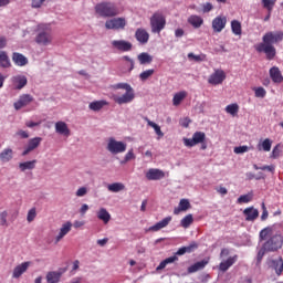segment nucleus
<instances>
[{
  "label": "nucleus",
  "instance_id": "nucleus-23",
  "mask_svg": "<svg viewBox=\"0 0 283 283\" xmlns=\"http://www.w3.org/2000/svg\"><path fill=\"white\" fill-rule=\"evenodd\" d=\"M270 77L273 81V83H283L282 72L277 66H273L270 69Z\"/></svg>",
  "mask_w": 283,
  "mask_h": 283
},
{
  "label": "nucleus",
  "instance_id": "nucleus-61",
  "mask_svg": "<svg viewBox=\"0 0 283 283\" xmlns=\"http://www.w3.org/2000/svg\"><path fill=\"white\" fill-rule=\"evenodd\" d=\"M216 191L218 193H220L221 196H227L229 193V190H227V188L219 186L218 188H216Z\"/></svg>",
  "mask_w": 283,
  "mask_h": 283
},
{
  "label": "nucleus",
  "instance_id": "nucleus-37",
  "mask_svg": "<svg viewBox=\"0 0 283 283\" xmlns=\"http://www.w3.org/2000/svg\"><path fill=\"white\" fill-rule=\"evenodd\" d=\"M185 98H187V92L182 91V92L176 93L172 98V105H175V107H178V105H180L182 101H185Z\"/></svg>",
  "mask_w": 283,
  "mask_h": 283
},
{
  "label": "nucleus",
  "instance_id": "nucleus-5",
  "mask_svg": "<svg viewBox=\"0 0 283 283\" xmlns=\"http://www.w3.org/2000/svg\"><path fill=\"white\" fill-rule=\"evenodd\" d=\"M167 25V19L160 12H155L150 18V28L153 34H160Z\"/></svg>",
  "mask_w": 283,
  "mask_h": 283
},
{
  "label": "nucleus",
  "instance_id": "nucleus-42",
  "mask_svg": "<svg viewBox=\"0 0 283 283\" xmlns=\"http://www.w3.org/2000/svg\"><path fill=\"white\" fill-rule=\"evenodd\" d=\"M261 3L263 8L271 14L273 12V8H275V3H277V0H261Z\"/></svg>",
  "mask_w": 283,
  "mask_h": 283
},
{
  "label": "nucleus",
  "instance_id": "nucleus-3",
  "mask_svg": "<svg viewBox=\"0 0 283 283\" xmlns=\"http://www.w3.org/2000/svg\"><path fill=\"white\" fill-rule=\"evenodd\" d=\"M95 13L103 19H112L120 14V10L114 2L103 1L95 6Z\"/></svg>",
  "mask_w": 283,
  "mask_h": 283
},
{
  "label": "nucleus",
  "instance_id": "nucleus-24",
  "mask_svg": "<svg viewBox=\"0 0 283 283\" xmlns=\"http://www.w3.org/2000/svg\"><path fill=\"white\" fill-rule=\"evenodd\" d=\"M12 61L13 63H15L19 67H23L25 65H28V57H25V55L21 54V53H17L14 52L12 54Z\"/></svg>",
  "mask_w": 283,
  "mask_h": 283
},
{
  "label": "nucleus",
  "instance_id": "nucleus-22",
  "mask_svg": "<svg viewBox=\"0 0 283 283\" xmlns=\"http://www.w3.org/2000/svg\"><path fill=\"white\" fill-rule=\"evenodd\" d=\"M146 178L147 180H163V178H165V172L160 169L150 168L146 172Z\"/></svg>",
  "mask_w": 283,
  "mask_h": 283
},
{
  "label": "nucleus",
  "instance_id": "nucleus-52",
  "mask_svg": "<svg viewBox=\"0 0 283 283\" xmlns=\"http://www.w3.org/2000/svg\"><path fill=\"white\" fill-rule=\"evenodd\" d=\"M136 159V155H134V149L128 150V153L125 155L124 160L122 161V165H125V163H129V160Z\"/></svg>",
  "mask_w": 283,
  "mask_h": 283
},
{
  "label": "nucleus",
  "instance_id": "nucleus-34",
  "mask_svg": "<svg viewBox=\"0 0 283 283\" xmlns=\"http://www.w3.org/2000/svg\"><path fill=\"white\" fill-rule=\"evenodd\" d=\"M12 64L10 63V57L6 51H0V67H10Z\"/></svg>",
  "mask_w": 283,
  "mask_h": 283
},
{
  "label": "nucleus",
  "instance_id": "nucleus-46",
  "mask_svg": "<svg viewBox=\"0 0 283 283\" xmlns=\"http://www.w3.org/2000/svg\"><path fill=\"white\" fill-rule=\"evenodd\" d=\"M148 126L153 127V129L155 130V134H157L158 138H163V136H165V133H163V130L160 129V126H158V124L148 120Z\"/></svg>",
  "mask_w": 283,
  "mask_h": 283
},
{
  "label": "nucleus",
  "instance_id": "nucleus-62",
  "mask_svg": "<svg viewBox=\"0 0 283 283\" xmlns=\"http://www.w3.org/2000/svg\"><path fill=\"white\" fill-rule=\"evenodd\" d=\"M39 125H41V122H31V120L25 122V127H29V128L39 127Z\"/></svg>",
  "mask_w": 283,
  "mask_h": 283
},
{
  "label": "nucleus",
  "instance_id": "nucleus-35",
  "mask_svg": "<svg viewBox=\"0 0 283 283\" xmlns=\"http://www.w3.org/2000/svg\"><path fill=\"white\" fill-rule=\"evenodd\" d=\"M36 167V159H33L31 161H24V163H20L19 164V169L21 171H28L29 170H32Z\"/></svg>",
  "mask_w": 283,
  "mask_h": 283
},
{
  "label": "nucleus",
  "instance_id": "nucleus-16",
  "mask_svg": "<svg viewBox=\"0 0 283 283\" xmlns=\"http://www.w3.org/2000/svg\"><path fill=\"white\" fill-rule=\"evenodd\" d=\"M135 39L142 45H145L146 43H149V32H147V30L144 28H139L135 32Z\"/></svg>",
  "mask_w": 283,
  "mask_h": 283
},
{
  "label": "nucleus",
  "instance_id": "nucleus-10",
  "mask_svg": "<svg viewBox=\"0 0 283 283\" xmlns=\"http://www.w3.org/2000/svg\"><path fill=\"white\" fill-rule=\"evenodd\" d=\"M127 22L124 18H115L105 22L106 30H125Z\"/></svg>",
  "mask_w": 283,
  "mask_h": 283
},
{
  "label": "nucleus",
  "instance_id": "nucleus-54",
  "mask_svg": "<svg viewBox=\"0 0 283 283\" xmlns=\"http://www.w3.org/2000/svg\"><path fill=\"white\" fill-rule=\"evenodd\" d=\"M75 196L77 198H83V196H87V188L86 187L78 188L77 191L75 192Z\"/></svg>",
  "mask_w": 283,
  "mask_h": 283
},
{
  "label": "nucleus",
  "instance_id": "nucleus-55",
  "mask_svg": "<svg viewBox=\"0 0 283 283\" xmlns=\"http://www.w3.org/2000/svg\"><path fill=\"white\" fill-rule=\"evenodd\" d=\"M247 151H249V146L234 147V154H247Z\"/></svg>",
  "mask_w": 283,
  "mask_h": 283
},
{
  "label": "nucleus",
  "instance_id": "nucleus-26",
  "mask_svg": "<svg viewBox=\"0 0 283 283\" xmlns=\"http://www.w3.org/2000/svg\"><path fill=\"white\" fill-rule=\"evenodd\" d=\"M171 222V217H166L161 221L157 222L155 226L149 228V231H160V229H165V227L169 226Z\"/></svg>",
  "mask_w": 283,
  "mask_h": 283
},
{
  "label": "nucleus",
  "instance_id": "nucleus-17",
  "mask_svg": "<svg viewBox=\"0 0 283 283\" xmlns=\"http://www.w3.org/2000/svg\"><path fill=\"white\" fill-rule=\"evenodd\" d=\"M237 262H238V254L230 256L226 261H222L219 264V271H221L222 273H227V271H229V269H231V266H233Z\"/></svg>",
  "mask_w": 283,
  "mask_h": 283
},
{
  "label": "nucleus",
  "instance_id": "nucleus-33",
  "mask_svg": "<svg viewBox=\"0 0 283 283\" xmlns=\"http://www.w3.org/2000/svg\"><path fill=\"white\" fill-rule=\"evenodd\" d=\"M107 190L111 191V193H118L125 191V186L123 182H114L107 186Z\"/></svg>",
  "mask_w": 283,
  "mask_h": 283
},
{
  "label": "nucleus",
  "instance_id": "nucleus-49",
  "mask_svg": "<svg viewBox=\"0 0 283 283\" xmlns=\"http://www.w3.org/2000/svg\"><path fill=\"white\" fill-rule=\"evenodd\" d=\"M251 200H253V196L251 195H243V196H240L237 200V202L239 205H247L249 202H251Z\"/></svg>",
  "mask_w": 283,
  "mask_h": 283
},
{
  "label": "nucleus",
  "instance_id": "nucleus-48",
  "mask_svg": "<svg viewBox=\"0 0 283 283\" xmlns=\"http://www.w3.org/2000/svg\"><path fill=\"white\" fill-rule=\"evenodd\" d=\"M188 59L190 61H196V63H201V61H205L207 59V55L205 54L196 55L193 53H188Z\"/></svg>",
  "mask_w": 283,
  "mask_h": 283
},
{
  "label": "nucleus",
  "instance_id": "nucleus-11",
  "mask_svg": "<svg viewBox=\"0 0 283 283\" xmlns=\"http://www.w3.org/2000/svg\"><path fill=\"white\" fill-rule=\"evenodd\" d=\"M34 101V97L30 94L20 95L19 99L13 104L14 109H23V107H28L30 103Z\"/></svg>",
  "mask_w": 283,
  "mask_h": 283
},
{
  "label": "nucleus",
  "instance_id": "nucleus-39",
  "mask_svg": "<svg viewBox=\"0 0 283 283\" xmlns=\"http://www.w3.org/2000/svg\"><path fill=\"white\" fill-rule=\"evenodd\" d=\"M140 65H147L149 63H151V61H154V57L151 55H149V53H140L138 56H137Z\"/></svg>",
  "mask_w": 283,
  "mask_h": 283
},
{
  "label": "nucleus",
  "instance_id": "nucleus-9",
  "mask_svg": "<svg viewBox=\"0 0 283 283\" xmlns=\"http://www.w3.org/2000/svg\"><path fill=\"white\" fill-rule=\"evenodd\" d=\"M226 78H227V73L218 69V70H214V72L209 76L208 83L210 85H222Z\"/></svg>",
  "mask_w": 283,
  "mask_h": 283
},
{
  "label": "nucleus",
  "instance_id": "nucleus-2",
  "mask_svg": "<svg viewBox=\"0 0 283 283\" xmlns=\"http://www.w3.org/2000/svg\"><path fill=\"white\" fill-rule=\"evenodd\" d=\"M260 242L263 243V249L265 251H277V249H282L283 238L282 234H273V228L266 227L260 231L259 234Z\"/></svg>",
  "mask_w": 283,
  "mask_h": 283
},
{
  "label": "nucleus",
  "instance_id": "nucleus-7",
  "mask_svg": "<svg viewBox=\"0 0 283 283\" xmlns=\"http://www.w3.org/2000/svg\"><path fill=\"white\" fill-rule=\"evenodd\" d=\"M106 149L107 151H109V154L113 155L125 154V151H127V144H125V142H118L114 139V137H111L108 139Z\"/></svg>",
  "mask_w": 283,
  "mask_h": 283
},
{
  "label": "nucleus",
  "instance_id": "nucleus-58",
  "mask_svg": "<svg viewBox=\"0 0 283 283\" xmlns=\"http://www.w3.org/2000/svg\"><path fill=\"white\" fill-rule=\"evenodd\" d=\"M43 3H45V0H32L31 1L32 8H41V6H43Z\"/></svg>",
  "mask_w": 283,
  "mask_h": 283
},
{
  "label": "nucleus",
  "instance_id": "nucleus-60",
  "mask_svg": "<svg viewBox=\"0 0 283 283\" xmlns=\"http://www.w3.org/2000/svg\"><path fill=\"white\" fill-rule=\"evenodd\" d=\"M262 210L261 220L264 221L269 218V210H266V206L264 203H262Z\"/></svg>",
  "mask_w": 283,
  "mask_h": 283
},
{
  "label": "nucleus",
  "instance_id": "nucleus-53",
  "mask_svg": "<svg viewBox=\"0 0 283 283\" xmlns=\"http://www.w3.org/2000/svg\"><path fill=\"white\" fill-rule=\"evenodd\" d=\"M35 218H36V208H32L28 212L27 220L28 222H34Z\"/></svg>",
  "mask_w": 283,
  "mask_h": 283
},
{
  "label": "nucleus",
  "instance_id": "nucleus-18",
  "mask_svg": "<svg viewBox=\"0 0 283 283\" xmlns=\"http://www.w3.org/2000/svg\"><path fill=\"white\" fill-rule=\"evenodd\" d=\"M72 231V222L67 221L64 224H62L59 234L55 237V244H59V242L64 239L67 233Z\"/></svg>",
  "mask_w": 283,
  "mask_h": 283
},
{
  "label": "nucleus",
  "instance_id": "nucleus-25",
  "mask_svg": "<svg viewBox=\"0 0 283 283\" xmlns=\"http://www.w3.org/2000/svg\"><path fill=\"white\" fill-rule=\"evenodd\" d=\"M207 264H209V260L198 261L188 268V273H198V271H202Z\"/></svg>",
  "mask_w": 283,
  "mask_h": 283
},
{
  "label": "nucleus",
  "instance_id": "nucleus-38",
  "mask_svg": "<svg viewBox=\"0 0 283 283\" xmlns=\"http://www.w3.org/2000/svg\"><path fill=\"white\" fill-rule=\"evenodd\" d=\"M231 30L235 34V36H241L242 35V23L238 20H232L231 21Z\"/></svg>",
  "mask_w": 283,
  "mask_h": 283
},
{
  "label": "nucleus",
  "instance_id": "nucleus-51",
  "mask_svg": "<svg viewBox=\"0 0 283 283\" xmlns=\"http://www.w3.org/2000/svg\"><path fill=\"white\" fill-rule=\"evenodd\" d=\"M0 224L1 227H8V211L0 212Z\"/></svg>",
  "mask_w": 283,
  "mask_h": 283
},
{
  "label": "nucleus",
  "instance_id": "nucleus-27",
  "mask_svg": "<svg viewBox=\"0 0 283 283\" xmlns=\"http://www.w3.org/2000/svg\"><path fill=\"white\" fill-rule=\"evenodd\" d=\"M97 218H98V220H102V222H104V224H108L109 220H112V214H109L107 209L101 208L97 211Z\"/></svg>",
  "mask_w": 283,
  "mask_h": 283
},
{
  "label": "nucleus",
  "instance_id": "nucleus-29",
  "mask_svg": "<svg viewBox=\"0 0 283 283\" xmlns=\"http://www.w3.org/2000/svg\"><path fill=\"white\" fill-rule=\"evenodd\" d=\"M191 207V203L188 199H181L179 201V207L174 210L175 216H178L180 211H189V208Z\"/></svg>",
  "mask_w": 283,
  "mask_h": 283
},
{
  "label": "nucleus",
  "instance_id": "nucleus-44",
  "mask_svg": "<svg viewBox=\"0 0 283 283\" xmlns=\"http://www.w3.org/2000/svg\"><path fill=\"white\" fill-rule=\"evenodd\" d=\"M226 112L231 116H237L238 112H240V106L238 104H230L226 107Z\"/></svg>",
  "mask_w": 283,
  "mask_h": 283
},
{
  "label": "nucleus",
  "instance_id": "nucleus-50",
  "mask_svg": "<svg viewBox=\"0 0 283 283\" xmlns=\"http://www.w3.org/2000/svg\"><path fill=\"white\" fill-rule=\"evenodd\" d=\"M254 94L256 98H264L266 96V90L264 87H256L254 88Z\"/></svg>",
  "mask_w": 283,
  "mask_h": 283
},
{
  "label": "nucleus",
  "instance_id": "nucleus-1",
  "mask_svg": "<svg viewBox=\"0 0 283 283\" xmlns=\"http://www.w3.org/2000/svg\"><path fill=\"white\" fill-rule=\"evenodd\" d=\"M263 43H259L255 46L256 52L265 54L268 61H273L277 51L275 50V44L283 41V31H269L262 36Z\"/></svg>",
  "mask_w": 283,
  "mask_h": 283
},
{
  "label": "nucleus",
  "instance_id": "nucleus-64",
  "mask_svg": "<svg viewBox=\"0 0 283 283\" xmlns=\"http://www.w3.org/2000/svg\"><path fill=\"white\" fill-rule=\"evenodd\" d=\"M107 242H109V239H108V238H104V239L97 240V244H98L99 247H105V244H107Z\"/></svg>",
  "mask_w": 283,
  "mask_h": 283
},
{
  "label": "nucleus",
  "instance_id": "nucleus-31",
  "mask_svg": "<svg viewBox=\"0 0 283 283\" xmlns=\"http://www.w3.org/2000/svg\"><path fill=\"white\" fill-rule=\"evenodd\" d=\"M174 262H178V256L176 254L161 261L159 265L156 268V271H163V269H165L167 264H174Z\"/></svg>",
  "mask_w": 283,
  "mask_h": 283
},
{
  "label": "nucleus",
  "instance_id": "nucleus-14",
  "mask_svg": "<svg viewBox=\"0 0 283 283\" xmlns=\"http://www.w3.org/2000/svg\"><path fill=\"white\" fill-rule=\"evenodd\" d=\"M112 46L119 52H132L133 44L125 40H114L112 41Z\"/></svg>",
  "mask_w": 283,
  "mask_h": 283
},
{
  "label": "nucleus",
  "instance_id": "nucleus-12",
  "mask_svg": "<svg viewBox=\"0 0 283 283\" xmlns=\"http://www.w3.org/2000/svg\"><path fill=\"white\" fill-rule=\"evenodd\" d=\"M42 142H43V138L41 137H34L29 139L28 145L24 147V150L22 151V156H28V154H31V151H34V149H38V147H40Z\"/></svg>",
  "mask_w": 283,
  "mask_h": 283
},
{
  "label": "nucleus",
  "instance_id": "nucleus-57",
  "mask_svg": "<svg viewBox=\"0 0 283 283\" xmlns=\"http://www.w3.org/2000/svg\"><path fill=\"white\" fill-rule=\"evenodd\" d=\"M271 158H280V144L273 148Z\"/></svg>",
  "mask_w": 283,
  "mask_h": 283
},
{
  "label": "nucleus",
  "instance_id": "nucleus-63",
  "mask_svg": "<svg viewBox=\"0 0 283 283\" xmlns=\"http://www.w3.org/2000/svg\"><path fill=\"white\" fill-rule=\"evenodd\" d=\"M261 171H270L271 174H273V171H275V166H262Z\"/></svg>",
  "mask_w": 283,
  "mask_h": 283
},
{
  "label": "nucleus",
  "instance_id": "nucleus-13",
  "mask_svg": "<svg viewBox=\"0 0 283 283\" xmlns=\"http://www.w3.org/2000/svg\"><path fill=\"white\" fill-rule=\"evenodd\" d=\"M224 28H227V18L224 15H218L212 20L213 32L220 33Z\"/></svg>",
  "mask_w": 283,
  "mask_h": 283
},
{
  "label": "nucleus",
  "instance_id": "nucleus-47",
  "mask_svg": "<svg viewBox=\"0 0 283 283\" xmlns=\"http://www.w3.org/2000/svg\"><path fill=\"white\" fill-rule=\"evenodd\" d=\"M156 71L154 69L146 70L139 74L140 81H147L148 78H151L154 76V73Z\"/></svg>",
  "mask_w": 283,
  "mask_h": 283
},
{
  "label": "nucleus",
  "instance_id": "nucleus-45",
  "mask_svg": "<svg viewBox=\"0 0 283 283\" xmlns=\"http://www.w3.org/2000/svg\"><path fill=\"white\" fill-rule=\"evenodd\" d=\"M273 269H274L276 275H282L283 260L279 259V260L273 261Z\"/></svg>",
  "mask_w": 283,
  "mask_h": 283
},
{
  "label": "nucleus",
  "instance_id": "nucleus-36",
  "mask_svg": "<svg viewBox=\"0 0 283 283\" xmlns=\"http://www.w3.org/2000/svg\"><path fill=\"white\" fill-rule=\"evenodd\" d=\"M188 23H190V25H192L193 28H200V25L205 23V20H202L200 15H190L188 18Z\"/></svg>",
  "mask_w": 283,
  "mask_h": 283
},
{
  "label": "nucleus",
  "instance_id": "nucleus-19",
  "mask_svg": "<svg viewBox=\"0 0 283 283\" xmlns=\"http://www.w3.org/2000/svg\"><path fill=\"white\" fill-rule=\"evenodd\" d=\"M243 216L245 217L247 222H253L255 220H258L259 216H260V211H258V209L250 207V208H245L243 210Z\"/></svg>",
  "mask_w": 283,
  "mask_h": 283
},
{
  "label": "nucleus",
  "instance_id": "nucleus-21",
  "mask_svg": "<svg viewBox=\"0 0 283 283\" xmlns=\"http://www.w3.org/2000/svg\"><path fill=\"white\" fill-rule=\"evenodd\" d=\"M29 268H30V262H23L17 265L13 269L12 277L14 280H19V277H21V275H23V273H25V271H28Z\"/></svg>",
  "mask_w": 283,
  "mask_h": 283
},
{
  "label": "nucleus",
  "instance_id": "nucleus-8",
  "mask_svg": "<svg viewBox=\"0 0 283 283\" xmlns=\"http://www.w3.org/2000/svg\"><path fill=\"white\" fill-rule=\"evenodd\" d=\"M207 140V134L203 132H196L192 135V138H184V145L186 147H196V145H200Z\"/></svg>",
  "mask_w": 283,
  "mask_h": 283
},
{
  "label": "nucleus",
  "instance_id": "nucleus-28",
  "mask_svg": "<svg viewBox=\"0 0 283 283\" xmlns=\"http://www.w3.org/2000/svg\"><path fill=\"white\" fill-rule=\"evenodd\" d=\"M105 105H109V103H107V101L105 99L95 101L88 105V108L92 109V112H101V109H103Z\"/></svg>",
  "mask_w": 283,
  "mask_h": 283
},
{
  "label": "nucleus",
  "instance_id": "nucleus-20",
  "mask_svg": "<svg viewBox=\"0 0 283 283\" xmlns=\"http://www.w3.org/2000/svg\"><path fill=\"white\" fill-rule=\"evenodd\" d=\"M119 61L123 72L129 73L132 72V70H134V61L132 60V57H129V55L122 56Z\"/></svg>",
  "mask_w": 283,
  "mask_h": 283
},
{
  "label": "nucleus",
  "instance_id": "nucleus-30",
  "mask_svg": "<svg viewBox=\"0 0 283 283\" xmlns=\"http://www.w3.org/2000/svg\"><path fill=\"white\" fill-rule=\"evenodd\" d=\"M55 132L63 136H67L70 134V128H67V124L65 122H57L55 123Z\"/></svg>",
  "mask_w": 283,
  "mask_h": 283
},
{
  "label": "nucleus",
  "instance_id": "nucleus-43",
  "mask_svg": "<svg viewBox=\"0 0 283 283\" xmlns=\"http://www.w3.org/2000/svg\"><path fill=\"white\" fill-rule=\"evenodd\" d=\"M0 160L2 163H10L12 160V149L7 148L0 154Z\"/></svg>",
  "mask_w": 283,
  "mask_h": 283
},
{
  "label": "nucleus",
  "instance_id": "nucleus-4",
  "mask_svg": "<svg viewBox=\"0 0 283 283\" xmlns=\"http://www.w3.org/2000/svg\"><path fill=\"white\" fill-rule=\"evenodd\" d=\"M113 90H125L126 93L122 96H114V101L117 105H126L127 103H132L134 98H136V94L134 93V88L132 85L127 83H118L113 85Z\"/></svg>",
  "mask_w": 283,
  "mask_h": 283
},
{
  "label": "nucleus",
  "instance_id": "nucleus-59",
  "mask_svg": "<svg viewBox=\"0 0 283 283\" xmlns=\"http://www.w3.org/2000/svg\"><path fill=\"white\" fill-rule=\"evenodd\" d=\"M211 10H213V4H211L210 2H207L202 6V12L207 13L211 12Z\"/></svg>",
  "mask_w": 283,
  "mask_h": 283
},
{
  "label": "nucleus",
  "instance_id": "nucleus-40",
  "mask_svg": "<svg viewBox=\"0 0 283 283\" xmlns=\"http://www.w3.org/2000/svg\"><path fill=\"white\" fill-rule=\"evenodd\" d=\"M273 142L269 138H265L261 144L258 145L259 151H271Z\"/></svg>",
  "mask_w": 283,
  "mask_h": 283
},
{
  "label": "nucleus",
  "instance_id": "nucleus-32",
  "mask_svg": "<svg viewBox=\"0 0 283 283\" xmlns=\"http://www.w3.org/2000/svg\"><path fill=\"white\" fill-rule=\"evenodd\" d=\"M61 272L51 271L46 274V281L48 283H59L61 282Z\"/></svg>",
  "mask_w": 283,
  "mask_h": 283
},
{
  "label": "nucleus",
  "instance_id": "nucleus-6",
  "mask_svg": "<svg viewBox=\"0 0 283 283\" xmlns=\"http://www.w3.org/2000/svg\"><path fill=\"white\" fill-rule=\"evenodd\" d=\"M35 43H38V45H50V43H52V29L45 25L39 27Z\"/></svg>",
  "mask_w": 283,
  "mask_h": 283
},
{
  "label": "nucleus",
  "instance_id": "nucleus-41",
  "mask_svg": "<svg viewBox=\"0 0 283 283\" xmlns=\"http://www.w3.org/2000/svg\"><path fill=\"white\" fill-rule=\"evenodd\" d=\"M191 224H193V214H187L180 221V226L184 229H189L191 227Z\"/></svg>",
  "mask_w": 283,
  "mask_h": 283
},
{
  "label": "nucleus",
  "instance_id": "nucleus-15",
  "mask_svg": "<svg viewBox=\"0 0 283 283\" xmlns=\"http://www.w3.org/2000/svg\"><path fill=\"white\" fill-rule=\"evenodd\" d=\"M11 83L14 90H23V87L28 85V77H25V75H14L11 78Z\"/></svg>",
  "mask_w": 283,
  "mask_h": 283
},
{
  "label": "nucleus",
  "instance_id": "nucleus-56",
  "mask_svg": "<svg viewBox=\"0 0 283 283\" xmlns=\"http://www.w3.org/2000/svg\"><path fill=\"white\" fill-rule=\"evenodd\" d=\"M186 253H192L195 249H198V243L191 242L188 247H184Z\"/></svg>",
  "mask_w": 283,
  "mask_h": 283
}]
</instances>
